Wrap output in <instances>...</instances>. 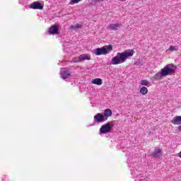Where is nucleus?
<instances>
[{
  "label": "nucleus",
  "mask_w": 181,
  "mask_h": 181,
  "mask_svg": "<svg viewBox=\"0 0 181 181\" xmlns=\"http://www.w3.org/2000/svg\"><path fill=\"white\" fill-rule=\"evenodd\" d=\"M112 128H114V124L112 123H107L101 126L100 132V134H108L111 132Z\"/></svg>",
  "instance_id": "obj_4"
},
{
  "label": "nucleus",
  "mask_w": 181,
  "mask_h": 181,
  "mask_svg": "<svg viewBox=\"0 0 181 181\" xmlns=\"http://www.w3.org/2000/svg\"><path fill=\"white\" fill-rule=\"evenodd\" d=\"M162 155V151L160 149H156L154 152L152 153L151 156L153 158H158Z\"/></svg>",
  "instance_id": "obj_13"
},
{
  "label": "nucleus",
  "mask_w": 181,
  "mask_h": 181,
  "mask_svg": "<svg viewBox=\"0 0 181 181\" xmlns=\"http://www.w3.org/2000/svg\"><path fill=\"white\" fill-rule=\"evenodd\" d=\"M133 56L134 51L131 49L122 53L118 52L117 56L112 59L110 64H121V63H124L128 57H132Z\"/></svg>",
  "instance_id": "obj_1"
},
{
  "label": "nucleus",
  "mask_w": 181,
  "mask_h": 181,
  "mask_svg": "<svg viewBox=\"0 0 181 181\" xmlns=\"http://www.w3.org/2000/svg\"><path fill=\"white\" fill-rule=\"evenodd\" d=\"M163 71V74L164 76H172L175 74V71H176V66L173 64H167L163 69H161Z\"/></svg>",
  "instance_id": "obj_3"
},
{
  "label": "nucleus",
  "mask_w": 181,
  "mask_h": 181,
  "mask_svg": "<svg viewBox=\"0 0 181 181\" xmlns=\"http://www.w3.org/2000/svg\"><path fill=\"white\" fill-rule=\"evenodd\" d=\"M169 50H170V52H173V50H175V47H174V46H170Z\"/></svg>",
  "instance_id": "obj_20"
},
{
  "label": "nucleus",
  "mask_w": 181,
  "mask_h": 181,
  "mask_svg": "<svg viewBox=\"0 0 181 181\" xmlns=\"http://www.w3.org/2000/svg\"><path fill=\"white\" fill-rule=\"evenodd\" d=\"M162 77H165V74H163V71L162 69L160 70V72L156 74L154 76L155 80H158V78H162Z\"/></svg>",
  "instance_id": "obj_14"
},
{
  "label": "nucleus",
  "mask_w": 181,
  "mask_h": 181,
  "mask_svg": "<svg viewBox=\"0 0 181 181\" xmlns=\"http://www.w3.org/2000/svg\"><path fill=\"white\" fill-rule=\"evenodd\" d=\"M178 131H181V125L178 127Z\"/></svg>",
  "instance_id": "obj_23"
},
{
  "label": "nucleus",
  "mask_w": 181,
  "mask_h": 181,
  "mask_svg": "<svg viewBox=\"0 0 181 181\" xmlns=\"http://www.w3.org/2000/svg\"><path fill=\"white\" fill-rule=\"evenodd\" d=\"M48 33L50 35H57V33H59V27H57L56 25H52L49 28Z\"/></svg>",
  "instance_id": "obj_9"
},
{
  "label": "nucleus",
  "mask_w": 181,
  "mask_h": 181,
  "mask_svg": "<svg viewBox=\"0 0 181 181\" xmlns=\"http://www.w3.org/2000/svg\"><path fill=\"white\" fill-rule=\"evenodd\" d=\"M83 25L81 24H75L74 25H71L70 28L74 29V30H77L78 29H81Z\"/></svg>",
  "instance_id": "obj_17"
},
{
  "label": "nucleus",
  "mask_w": 181,
  "mask_h": 181,
  "mask_svg": "<svg viewBox=\"0 0 181 181\" xmlns=\"http://www.w3.org/2000/svg\"><path fill=\"white\" fill-rule=\"evenodd\" d=\"M83 0H70L69 4L71 5H74V4H78V2H81Z\"/></svg>",
  "instance_id": "obj_19"
},
{
  "label": "nucleus",
  "mask_w": 181,
  "mask_h": 181,
  "mask_svg": "<svg viewBox=\"0 0 181 181\" xmlns=\"http://www.w3.org/2000/svg\"><path fill=\"white\" fill-rule=\"evenodd\" d=\"M94 121L97 124H100V122H105V121H107V117L101 113H98L94 116Z\"/></svg>",
  "instance_id": "obj_6"
},
{
  "label": "nucleus",
  "mask_w": 181,
  "mask_h": 181,
  "mask_svg": "<svg viewBox=\"0 0 181 181\" xmlns=\"http://www.w3.org/2000/svg\"><path fill=\"white\" fill-rule=\"evenodd\" d=\"M135 64L136 66H142V63H141V62H136Z\"/></svg>",
  "instance_id": "obj_21"
},
{
  "label": "nucleus",
  "mask_w": 181,
  "mask_h": 181,
  "mask_svg": "<svg viewBox=\"0 0 181 181\" xmlns=\"http://www.w3.org/2000/svg\"><path fill=\"white\" fill-rule=\"evenodd\" d=\"M140 84H141V86H146V87H149V84H151V83H150L149 81H148L144 79V80H141V81Z\"/></svg>",
  "instance_id": "obj_18"
},
{
  "label": "nucleus",
  "mask_w": 181,
  "mask_h": 181,
  "mask_svg": "<svg viewBox=\"0 0 181 181\" xmlns=\"http://www.w3.org/2000/svg\"><path fill=\"white\" fill-rule=\"evenodd\" d=\"M93 84H96V86H101L103 84V80L100 78H96L92 81Z\"/></svg>",
  "instance_id": "obj_15"
},
{
  "label": "nucleus",
  "mask_w": 181,
  "mask_h": 181,
  "mask_svg": "<svg viewBox=\"0 0 181 181\" xmlns=\"http://www.w3.org/2000/svg\"><path fill=\"white\" fill-rule=\"evenodd\" d=\"M171 122L173 125H181V116H175Z\"/></svg>",
  "instance_id": "obj_11"
},
{
  "label": "nucleus",
  "mask_w": 181,
  "mask_h": 181,
  "mask_svg": "<svg viewBox=\"0 0 181 181\" xmlns=\"http://www.w3.org/2000/svg\"><path fill=\"white\" fill-rule=\"evenodd\" d=\"M31 9H43V6L38 1H34L30 4Z\"/></svg>",
  "instance_id": "obj_8"
},
{
  "label": "nucleus",
  "mask_w": 181,
  "mask_h": 181,
  "mask_svg": "<svg viewBox=\"0 0 181 181\" xmlns=\"http://www.w3.org/2000/svg\"><path fill=\"white\" fill-rule=\"evenodd\" d=\"M71 76V73L69 69H62L61 70V77L63 80H66V78H69Z\"/></svg>",
  "instance_id": "obj_7"
},
{
  "label": "nucleus",
  "mask_w": 181,
  "mask_h": 181,
  "mask_svg": "<svg viewBox=\"0 0 181 181\" xmlns=\"http://www.w3.org/2000/svg\"><path fill=\"white\" fill-rule=\"evenodd\" d=\"M103 115L106 118V120H107L112 115V111L110 109H106L104 111Z\"/></svg>",
  "instance_id": "obj_12"
},
{
  "label": "nucleus",
  "mask_w": 181,
  "mask_h": 181,
  "mask_svg": "<svg viewBox=\"0 0 181 181\" xmlns=\"http://www.w3.org/2000/svg\"><path fill=\"white\" fill-rule=\"evenodd\" d=\"M140 93L142 95H146L148 94V88L145 86H143L140 88Z\"/></svg>",
  "instance_id": "obj_16"
},
{
  "label": "nucleus",
  "mask_w": 181,
  "mask_h": 181,
  "mask_svg": "<svg viewBox=\"0 0 181 181\" xmlns=\"http://www.w3.org/2000/svg\"><path fill=\"white\" fill-rule=\"evenodd\" d=\"M104 1L107 0H95V2H104Z\"/></svg>",
  "instance_id": "obj_22"
},
{
  "label": "nucleus",
  "mask_w": 181,
  "mask_h": 181,
  "mask_svg": "<svg viewBox=\"0 0 181 181\" xmlns=\"http://www.w3.org/2000/svg\"><path fill=\"white\" fill-rule=\"evenodd\" d=\"M121 26H122L121 23L110 24L107 27V29H108L109 30H118V29H119Z\"/></svg>",
  "instance_id": "obj_10"
},
{
  "label": "nucleus",
  "mask_w": 181,
  "mask_h": 181,
  "mask_svg": "<svg viewBox=\"0 0 181 181\" xmlns=\"http://www.w3.org/2000/svg\"><path fill=\"white\" fill-rule=\"evenodd\" d=\"M108 52H112V46L111 45H105L101 48H96L94 49V54L96 56H101L108 54Z\"/></svg>",
  "instance_id": "obj_2"
},
{
  "label": "nucleus",
  "mask_w": 181,
  "mask_h": 181,
  "mask_svg": "<svg viewBox=\"0 0 181 181\" xmlns=\"http://www.w3.org/2000/svg\"><path fill=\"white\" fill-rule=\"evenodd\" d=\"M91 57L88 54H81L79 57H74L72 59L73 63H80L81 62H84V60H90Z\"/></svg>",
  "instance_id": "obj_5"
}]
</instances>
